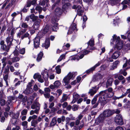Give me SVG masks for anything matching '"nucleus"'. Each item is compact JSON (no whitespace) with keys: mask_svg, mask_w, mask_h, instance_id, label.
I'll return each instance as SVG.
<instances>
[{"mask_svg":"<svg viewBox=\"0 0 130 130\" xmlns=\"http://www.w3.org/2000/svg\"><path fill=\"white\" fill-rule=\"evenodd\" d=\"M99 94L100 96L99 97V99L98 102L93 106L94 108H96L98 105V102H101V104L104 105L106 103V100L107 98H110L112 97L114 95V92H106L104 93H100Z\"/></svg>","mask_w":130,"mask_h":130,"instance_id":"1","label":"nucleus"},{"mask_svg":"<svg viewBox=\"0 0 130 130\" xmlns=\"http://www.w3.org/2000/svg\"><path fill=\"white\" fill-rule=\"evenodd\" d=\"M120 40V37H117L115 35H114L112 37V39H111L110 43L111 44H112L115 45V49L120 50L122 48L123 42Z\"/></svg>","mask_w":130,"mask_h":130,"instance_id":"2","label":"nucleus"},{"mask_svg":"<svg viewBox=\"0 0 130 130\" xmlns=\"http://www.w3.org/2000/svg\"><path fill=\"white\" fill-rule=\"evenodd\" d=\"M113 113V112L111 110L109 109L105 110L96 119V121L97 123H99L100 122L104 120L106 118H107L111 116Z\"/></svg>","mask_w":130,"mask_h":130,"instance_id":"3","label":"nucleus"},{"mask_svg":"<svg viewBox=\"0 0 130 130\" xmlns=\"http://www.w3.org/2000/svg\"><path fill=\"white\" fill-rule=\"evenodd\" d=\"M62 13L61 9L58 8H56L54 12V15H51L50 19L51 20L52 23H54L57 22L59 19V17Z\"/></svg>","mask_w":130,"mask_h":130,"instance_id":"4","label":"nucleus"},{"mask_svg":"<svg viewBox=\"0 0 130 130\" xmlns=\"http://www.w3.org/2000/svg\"><path fill=\"white\" fill-rule=\"evenodd\" d=\"M77 74L76 72H70L63 79L64 83L65 85L69 83L70 80L73 77L74 75Z\"/></svg>","mask_w":130,"mask_h":130,"instance_id":"5","label":"nucleus"},{"mask_svg":"<svg viewBox=\"0 0 130 130\" xmlns=\"http://www.w3.org/2000/svg\"><path fill=\"white\" fill-rule=\"evenodd\" d=\"M114 120L115 122L119 125H122L123 124L122 117L120 114L117 115L115 118Z\"/></svg>","mask_w":130,"mask_h":130,"instance_id":"6","label":"nucleus"},{"mask_svg":"<svg viewBox=\"0 0 130 130\" xmlns=\"http://www.w3.org/2000/svg\"><path fill=\"white\" fill-rule=\"evenodd\" d=\"M0 44L1 46V51H5L7 52H8L9 51L10 47L7 45V46L5 44V42L4 41H1L0 42Z\"/></svg>","mask_w":130,"mask_h":130,"instance_id":"7","label":"nucleus"},{"mask_svg":"<svg viewBox=\"0 0 130 130\" xmlns=\"http://www.w3.org/2000/svg\"><path fill=\"white\" fill-rule=\"evenodd\" d=\"M77 14L75 17L74 20L76 18L77 15L79 16H81L83 15V13L84 12V10L82 5H81V6H77Z\"/></svg>","mask_w":130,"mask_h":130,"instance_id":"8","label":"nucleus"},{"mask_svg":"<svg viewBox=\"0 0 130 130\" xmlns=\"http://www.w3.org/2000/svg\"><path fill=\"white\" fill-rule=\"evenodd\" d=\"M128 93V96L130 98V88L127 89L126 92L124 94H122L119 97H116L115 96H113V100H116L117 99H119L120 98H123V97L126 96L127 95Z\"/></svg>","mask_w":130,"mask_h":130,"instance_id":"9","label":"nucleus"},{"mask_svg":"<svg viewBox=\"0 0 130 130\" xmlns=\"http://www.w3.org/2000/svg\"><path fill=\"white\" fill-rule=\"evenodd\" d=\"M7 104L8 105H11L14 103L13 101L15 100V98L14 96H9L7 97Z\"/></svg>","mask_w":130,"mask_h":130,"instance_id":"10","label":"nucleus"},{"mask_svg":"<svg viewBox=\"0 0 130 130\" xmlns=\"http://www.w3.org/2000/svg\"><path fill=\"white\" fill-rule=\"evenodd\" d=\"M40 38L39 36H37L34 39V47L37 48L39 47L40 45Z\"/></svg>","mask_w":130,"mask_h":130,"instance_id":"11","label":"nucleus"},{"mask_svg":"<svg viewBox=\"0 0 130 130\" xmlns=\"http://www.w3.org/2000/svg\"><path fill=\"white\" fill-rule=\"evenodd\" d=\"M99 88V87L96 86L92 87V88L89 90L88 92L89 94H90L91 96H93L96 93Z\"/></svg>","mask_w":130,"mask_h":130,"instance_id":"12","label":"nucleus"},{"mask_svg":"<svg viewBox=\"0 0 130 130\" xmlns=\"http://www.w3.org/2000/svg\"><path fill=\"white\" fill-rule=\"evenodd\" d=\"M103 77V75L100 73L96 74L93 77L92 81L94 82L99 81L102 79Z\"/></svg>","mask_w":130,"mask_h":130,"instance_id":"13","label":"nucleus"},{"mask_svg":"<svg viewBox=\"0 0 130 130\" xmlns=\"http://www.w3.org/2000/svg\"><path fill=\"white\" fill-rule=\"evenodd\" d=\"M13 39V37L12 36H10V34H9V36L7 38L6 40V42L8 46L10 47L11 45Z\"/></svg>","mask_w":130,"mask_h":130,"instance_id":"14","label":"nucleus"},{"mask_svg":"<svg viewBox=\"0 0 130 130\" xmlns=\"http://www.w3.org/2000/svg\"><path fill=\"white\" fill-rule=\"evenodd\" d=\"M102 62V61H99L98 63L95 64L94 66L92 67L86 71V72L87 73H89L91 72H92L96 68L99 66L101 64Z\"/></svg>","mask_w":130,"mask_h":130,"instance_id":"15","label":"nucleus"},{"mask_svg":"<svg viewBox=\"0 0 130 130\" xmlns=\"http://www.w3.org/2000/svg\"><path fill=\"white\" fill-rule=\"evenodd\" d=\"M41 22L40 19H38L36 22H34L33 25V28L35 30L38 29L40 26V24Z\"/></svg>","mask_w":130,"mask_h":130,"instance_id":"16","label":"nucleus"},{"mask_svg":"<svg viewBox=\"0 0 130 130\" xmlns=\"http://www.w3.org/2000/svg\"><path fill=\"white\" fill-rule=\"evenodd\" d=\"M17 28L15 29L14 28H13L11 29V31H10V29L9 28H8L7 30V33H8L10 34V36H12L13 37L14 35L15 34L16 30Z\"/></svg>","mask_w":130,"mask_h":130,"instance_id":"17","label":"nucleus"},{"mask_svg":"<svg viewBox=\"0 0 130 130\" xmlns=\"http://www.w3.org/2000/svg\"><path fill=\"white\" fill-rule=\"evenodd\" d=\"M41 74L43 75V77L45 82L47 83L48 82L47 80L48 78V72H47L44 71L43 72H42Z\"/></svg>","mask_w":130,"mask_h":130,"instance_id":"18","label":"nucleus"},{"mask_svg":"<svg viewBox=\"0 0 130 130\" xmlns=\"http://www.w3.org/2000/svg\"><path fill=\"white\" fill-rule=\"evenodd\" d=\"M31 108L32 109L40 110V105L37 102H34L31 106Z\"/></svg>","mask_w":130,"mask_h":130,"instance_id":"19","label":"nucleus"},{"mask_svg":"<svg viewBox=\"0 0 130 130\" xmlns=\"http://www.w3.org/2000/svg\"><path fill=\"white\" fill-rule=\"evenodd\" d=\"M88 44V46L87 48L90 50H92L93 49L92 47L94 45V41L93 40H90L87 43Z\"/></svg>","mask_w":130,"mask_h":130,"instance_id":"20","label":"nucleus"},{"mask_svg":"<svg viewBox=\"0 0 130 130\" xmlns=\"http://www.w3.org/2000/svg\"><path fill=\"white\" fill-rule=\"evenodd\" d=\"M26 29H21L20 30L19 32L17 35V37L19 38H20L22 35L25 34V32L27 31Z\"/></svg>","mask_w":130,"mask_h":130,"instance_id":"21","label":"nucleus"},{"mask_svg":"<svg viewBox=\"0 0 130 130\" xmlns=\"http://www.w3.org/2000/svg\"><path fill=\"white\" fill-rule=\"evenodd\" d=\"M121 53L120 51H117L115 52L112 55V57L113 59H117L120 55Z\"/></svg>","mask_w":130,"mask_h":130,"instance_id":"22","label":"nucleus"},{"mask_svg":"<svg viewBox=\"0 0 130 130\" xmlns=\"http://www.w3.org/2000/svg\"><path fill=\"white\" fill-rule=\"evenodd\" d=\"M113 79L112 78L108 79L106 82V87L108 88V87L112 86Z\"/></svg>","mask_w":130,"mask_h":130,"instance_id":"23","label":"nucleus"},{"mask_svg":"<svg viewBox=\"0 0 130 130\" xmlns=\"http://www.w3.org/2000/svg\"><path fill=\"white\" fill-rule=\"evenodd\" d=\"M50 41L49 39H46L44 43H43L42 46L45 47V48H47L50 45Z\"/></svg>","mask_w":130,"mask_h":130,"instance_id":"24","label":"nucleus"},{"mask_svg":"<svg viewBox=\"0 0 130 130\" xmlns=\"http://www.w3.org/2000/svg\"><path fill=\"white\" fill-rule=\"evenodd\" d=\"M36 3V0H33L31 1H28L27 2L26 5L25 6V7H30L31 5H35Z\"/></svg>","mask_w":130,"mask_h":130,"instance_id":"25","label":"nucleus"},{"mask_svg":"<svg viewBox=\"0 0 130 130\" xmlns=\"http://www.w3.org/2000/svg\"><path fill=\"white\" fill-rule=\"evenodd\" d=\"M20 115V112H18L16 113L12 112L10 115V116H11L12 118L17 119L19 117Z\"/></svg>","mask_w":130,"mask_h":130,"instance_id":"26","label":"nucleus"},{"mask_svg":"<svg viewBox=\"0 0 130 130\" xmlns=\"http://www.w3.org/2000/svg\"><path fill=\"white\" fill-rule=\"evenodd\" d=\"M49 28L48 26H46L45 27L40 31V33H41L42 35H44L47 33L48 31Z\"/></svg>","mask_w":130,"mask_h":130,"instance_id":"27","label":"nucleus"},{"mask_svg":"<svg viewBox=\"0 0 130 130\" xmlns=\"http://www.w3.org/2000/svg\"><path fill=\"white\" fill-rule=\"evenodd\" d=\"M28 122L26 121H24L22 122L21 123V125L23 127V130H25L28 127Z\"/></svg>","mask_w":130,"mask_h":130,"instance_id":"28","label":"nucleus"},{"mask_svg":"<svg viewBox=\"0 0 130 130\" xmlns=\"http://www.w3.org/2000/svg\"><path fill=\"white\" fill-rule=\"evenodd\" d=\"M43 56V53L41 52H40L38 54V56L36 60L37 61L39 62L41 60Z\"/></svg>","mask_w":130,"mask_h":130,"instance_id":"29","label":"nucleus"},{"mask_svg":"<svg viewBox=\"0 0 130 130\" xmlns=\"http://www.w3.org/2000/svg\"><path fill=\"white\" fill-rule=\"evenodd\" d=\"M28 38V39H29V38H30V34L27 32H26V33L22 35L21 37V39L23 40L24 38Z\"/></svg>","mask_w":130,"mask_h":130,"instance_id":"30","label":"nucleus"},{"mask_svg":"<svg viewBox=\"0 0 130 130\" xmlns=\"http://www.w3.org/2000/svg\"><path fill=\"white\" fill-rule=\"evenodd\" d=\"M32 86V84L30 82H29L28 85H27V87L29 89V91L27 93H31L33 91V89L31 88V87Z\"/></svg>","mask_w":130,"mask_h":130,"instance_id":"31","label":"nucleus"},{"mask_svg":"<svg viewBox=\"0 0 130 130\" xmlns=\"http://www.w3.org/2000/svg\"><path fill=\"white\" fill-rule=\"evenodd\" d=\"M55 22L54 23H53L54 24L53 25L52 30L54 31H57V29H58V24Z\"/></svg>","mask_w":130,"mask_h":130,"instance_id":"32","label":"nucleus"},{"mask_svg":"<svg viewBox=\"0 0 130 130\" xmlns=\"http://www.w3.org/2000/svg\"><path fill=\"white\" fill-rule=\"evenodd\" d=\"M100 95L99 93V94H97L94 96L93 98L91 101V103L92 104H94L95 103L97 100V98Z\"/></svg>","mask_w":130,"mask_h":130,"instance_id":"33","label":"nucleus"},{"mask_svg":"<svg viewBox=\"0 0 130 130\" xmlns=\"http://www.w3.org/2000/svg\"><path fill=\"white\" fill-rule=\"evenodd\" d=\"M56 123L57 120L56 118L54 117L53 118L50 123V126H54L56 124Z\"/></svg>","mask_w":130,"mask_h":130,"instance_id":"34","label":"nucleus"},{"mask_svg":"<svg viewBox=\"0 0 130 130\" xmlns=\"http://www.w3.org/2000/svg\"><path fill=\"white\" fill-rule=\"evenodd\" d=\"M61 66L58 65L56 67L55 69L56 70V73L58 74H59L61 72Z\"/></svg>","mask_w":130,"mask_h":130,"instance_id":"35","label":"nucleus"},{"mask_svg":"<svg viewBox=\"0 0 130 130\" xmlns=\"http://www.w3.org/2000/svg\"><path fill=\"white\" fill-rule=\"evenodd\" d=\"M113 89L111 87L109 88L107 90H105L102 91L100 92V93H104L106 92H112Z\"/></svg>","mask_w":130,"mask_h":130,"instance_id":"36","label":"nucleus"},{"mask_svg":"<svg viewBox=\"0 0 130 130\" xmlns=\"http://www.w3.org/2000/svg\"><path fill=\"white\" fill-rule=\"evenodd\" d=\"M37 117V116L35 115H34L32 116H30L29 117L28 119L27 120V121L28 122H30L32 119L33 120L36 119Z\"/></svg>","mask_w":130,"mask_h":130,"instance_id":"37","label":"nucleus"},{"mask_svg":"<svg viewBox=\"0 0 130 130\" xmlns=\"http://www.w3.org/2000/svg\"><path fill=\"white\" fill-rule=\"evenodd\" d=\"M8 74H5L3 76L6 85L7 86H8V82L7 81V80L8 79Z\"/></svg>","mask_w":130,"mask_h":130,"instance_id":"38","label":"nucleus"},{"mask_svg":"<svg viewBox=\"0 0 130 130\" xmlns=\"http://www.w3.org/2000/svg\"><path fill=\"white\" fill-rule=\"evenodd\" d=\"M65 120V117L64 116H62L61 117L58 118L57 119V121L58 123L61 122V121L64 122Z\"/></svg>","mask_w":130,"mask_h":130,"instance_id":"39","label":"nucleus"},{"mask_svg":"<svg viewBox=\"0 0 130 130\" xmlns=\"http://www.w3.org/2000/svg\"><path fill=\"white\" fill-rule=\"evenodd\" d=\"M123 107L125 108H129L130 109V101L126 102L124 105Z\"/></svg>","mask_w":130,"mask_h":130,"instance_id":"40","label":"nucleus"},{"mask_svg":"<svg viewBox=\"0 0 130 130\" xmlns=\"http://www.w3.org/2000/svg\"><path fill=\"white\" fill-rule=\"evenodd\" d=\"M38 123L36 120H33L31 122V126H36Z\"/></svg>","mask_w":130,"mask_h":130,"instance_id":"41","label":"nucleus"},{"mask_svg":"<svg viewBox=\"0 0 130 130\" xmlns=\"http://www.w3.org/2000/svg\"><path fill=\"white\" fill-rule=\"evenodd\" d=\"M39 110L37 109H35L34 110H31L30 112V114L31 115H32L34 113L38 114L39 113Z\"/></svg>","mask_w":130,"mask_h":130,"instance_id":"42","label":"nucleus"},{"mask_svg":"<svg viewBox=\"0 0 130 130\" xmlns=\"http://www.w3.org/2000/svg\"><path fill=\"white\" fill-rule=\"evenodd\" d=\"M68 98L67 95L66 94H63L62 97V99L60 100L61 102H62L64 101H66Z\"/></svg>","mask_w":130,"mask_h":130,"instance_id":"43","label":"nucleus"},{"mask_svg":"<svg viewBox=\"0 0 130 130\" xmlns=\"http://www.w3.org/2000/svg\"><path fill=\"white\" fill-rule=\"evenodd\" d=\"M79 97V95L77 94H76L75 95H73V100L72 102V103H74L76 100L78 99Z\"/></svg>","mask_w":130,"mask_h":130,"instance_id":"44","label":"nucleus"},{"mask_svg":"<svg viewBox=\"0 0 130 130\" xmlns=\"http://www.w3.org/2000/svg\"><path fill=\"white\" fill-rule=\"evenodd\" d=\"M70 46V44L69 43H67L66 45H64L63 46V50H68V48Z\"/></svg>","mask_w":130,"mask_h":130,"instance_id":"45","label":"nucleus"},{"mask_svg":"<svg viewBox=\"0 0 130 130\" xmlns=\"http://www.w3.org/2000/svg\"><path fill=\"white\" fill-rule=\"evenodd\" d=\"M60 84V82L58 80L56 81L54 83V85L56 88H58Z\"/></svg>","mask_w":130,"mask_h":130,"instance_id":"46","label":"nucleus"},{"mask_svg":"<svg viewBox=\"0 0 130 130\" xmlns=\"http://www.w3.org/2000/svg\"><path fill=\"white\" fill-rule=\"evenodd\" d=\"M65 54H63L62 55H61L59 58L57 60V62H59L61 61L62 59H64L65 58Z\"/></svg>","mask_w":130,"mask_h":130,"instance_id":"47","label":"nucleus"},{"mask_svg":"<svg viewBox=\"0 0 130 130\" xmlns=\"http://www.w3.org/2000/svg\"><path fill=\"white\" fill-rule=\"evenodd\" d=\"M9 72V67L8 66L6 67L4 71V73L5 74H8Z\"/></svg>","mask_w":130,"mask_h":130,"instance_id":"48","label":"nucleus"},{"mask_svg":"<svg viewBox=\"0 0 130 130\" xmlns=\"http://www.w3.org/2000/svg\"><path fill=\"white\" fill-rule=\"evenodd\" d=\"M20 58L18 57H14L12 58V61L13 62H15L19 61Z\"/></svg>","mask_w":130,"mask_h":130,"instance_id":"49","label":"nucleus"},{"mask_svg":"<svg viewBox=\"0 0 130 130\" xmlns=\"http://www.w3.org/2000/svg\"><path fill=\"white\" fill-rule=\"evenodd\" d=\"M21 27L22 28H24V29H26L28 26L27 24L24 22H23L21 24Z\"/></svg>","mask_w":130,"mask_h":130,"instance_id":"50","label":"nucleus"},{"mask_svg":"<svg viewBox=\"0 0 130 130\" xmlns=\"http://www.w3.org/2000/svg\"><path fill=\"white\" fill-rule=\"evenodd\" d=\"M120 74H122L124 76H126L127 75V73L125 71V70H120L119 71Z\"/></svg>","mask_w":130,"mask_h":130,"instance_id":"51","label":"nucleus"},{"mask_svg":"<svg viewBox=\"0 0 130 130\" xmlns=\"http://www.w3.org/2000/svg\"><path fill=\"white\" fill-rule=\"evenodd\" d=\"M36 11H38L39 14H40L42 11V8L40 6L36 7L35 8Z\"/></svg>","mask_w":130,"mask_h":130,"instance_id":"52","label":"nucleus"},{"mask_svg":"<svg viewBox=\"0 0 130 130\" xmlns=\"http://www.w3.org/2000/svg\"><path fill=\"white\" fill-rule=\"evenodd\" d=\"M27 110L26 109H24L21 112V115L22 116L26 115L27 114Z\"/></svg>","mask_w":130,"mask_h":130,"instance_id":"53","label":"nucleus"},{"mask_svg":"<svg viewBox=\"0 0 130 130\" xmlns=\"http://www.w3.org/2000/svg\"><path fill=\"white\" fill-rule=\"evenodd\" d=\"M118 19H117V20H116V19H114L113 21V24L114 26H116L118 24L119 22L118 20L119 19V17H118Z\"/></svg>","mask_w":130,"mask_h":130,"instance_id":"54","label":"nucleus"},{"mask_svg":"<svg viewBox=\"0 0 130 130\" xmlns=\"http://www.w3.org/2000/svg\"><path fill=\"white\" fill-rule=\"evenodd\" d=\"M17 119H15L12 118L11 120V122L12 124L15 125L17 124Z\"/></svg>","mask_w":130,"mask_h":130,"instance_id":"55","label":"nucleus"},{"mask_svg":"<svg viewBox=\"0 0 130 130\" xmlns=\"http://www.w3.org/2000/svg\"><path fill=\"white\" fill-rule=\"evenodd\" d=\"M18 50L17 48H16L15 50L13 52V53L14 56H17L18 55L19 52V48H18Z\"/></svg>","mask_w":130,"mask_h":130,"instance_id":"56","label":"nucleus"},{"mask_svg":"<svg viewBox=\"0 0 130 130\" xmlns=\"http://www.w3.org/2000/svg\"><path fill=\"white\" fill-rule=\"evenodd\" d=\"M0 104L1 106H4L5 105L6 102L5 100L4 99H2L0 100Z\"/></svg>","mask_w":130,"mask_h":130,"instance_id":"57","label":"nucleus"},{"mask_svg":"<svg viewBox=\"0 0 130 130\" xmlns=\"http://www.w3.org/2000/svg\"><path fill=\"white\" fill-rule=\"evenodd\" d=\"M71 28L73 30L75 31L77 30L76 27V25L75 24H73Z\"/></svg>","mask_w":130,"mask_h":130,"instance_id":"58","label":"nucleus"},{"mask_svg":"<svg viewBox=\"0 0 130 130\" xmlns=\"http://www.w3.org/2000/svg\"><path fill=\"white\" fill-rule=\"evenodd\" d=\"M78 109V107L76 105H74L72 107V109L73 111H75Z\"/></svg>","mask_w":130,"mask_h":130,"instance_id":"59","label":"nucleus"},{"mask_svg":"<svg viewBox=\"0 0 130 130\" xmlns=\"http://www.w3.org/2000/svg\"><path fill=\"white\" fill-rule=\"evenodd\" d=\"M84 116L83 113V112L80 113L78 116V117L77 118V119L80 120H81L82 118Z\"/></svg>","mask_w":130,"mask_h":130,"instance_id":"60","label":"nucleus"},{"mask_svg":"<svg viewBox=\"0 0 130 130\" xmlns=\"http://www.w3.org/2000/svg\"><path fill=\"white\" fill-rule=\"evenodd\" d=\"M49 1V0H43L41 2V5L43 6L47 3Z\"/></svg>","mask_w":130,"mask_h":130,"instance_id":"61","label":"nucleus"},{"mask_svg":"<svg viewBox=\"0 0 130 130\" xmlns=\"http://www.w3.org/2000/svg\"><path fill=\"white\" fill-rule=\"evenodd\" d=\"M41 77V75H39L38 74L36 73L35 74L34 76L33 77L34 79L38 78V79L39 77Z\"/></svg>","mask_w":130,"mask_h":130,"instance_id":"62","label":"nucleus"},{"mask_svg":"<svg viewBox=\"0 0 130 130\" xmlns=\"http://www.w3.org/2000/svg\"><path fill=\"white\" fill-rule=\"evenodd\" d=\"M25 49L24 48H23L20 50V53L22 54H24L25 53Z\"/></svg>","mask_w":130,"mask_h":130,"instance_id":"63","label":"nucleus"},{"mask_svg":"<svg viewBox=\"0 0 130 130\" xmlns=\"http://www.w3.org/2000/svg\"><path fill=\"white\" fill-rule=\"evenodd\" d=\"M44 91L45 93H50L51 91V90L48 87L44 89Z\"/></svg>","mask_w":130,"mask_h":130,"instance_id":"64","label":"nucleus"}]
</instances>
